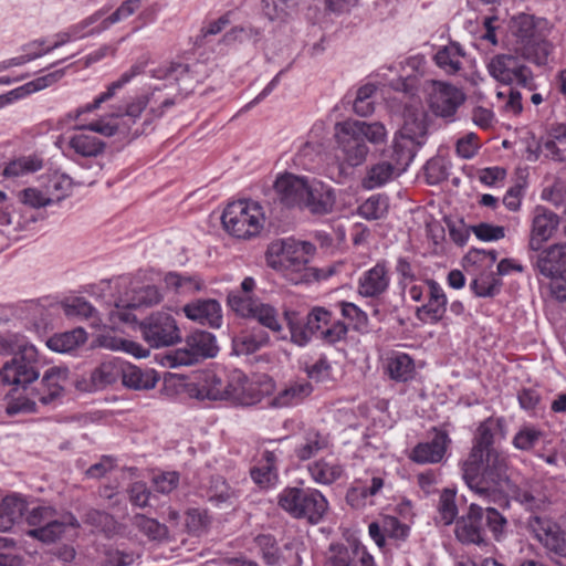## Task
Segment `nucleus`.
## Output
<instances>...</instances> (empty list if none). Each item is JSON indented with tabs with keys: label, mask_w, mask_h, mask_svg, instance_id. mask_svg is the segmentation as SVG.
Masks as SVG:
<instances>
[{
	"label": "nucleus",
	"mask_w": 566,
	"mask_h": 566,
	"mask_svg": "<svg viewBox=\"0 0 566 566\" xmlns=\"http://www.w3.org/2000/svg\"><path fill=\"white\" fill-rule=\"evenodd\" d=\"M277 505L293 518L311 525L321 523L328 511V501L313 488L287 486L279 494Z\"/></svg>",
	"instance_id": "7ed1b4c3"
},
{
	"label": "nucleus",
	"mask_w": 566,
	"mask_h": 566,
	"mask_svg": "<svg viewBox=\"0 0 566 566\" xmlns=\"http://www.w3.org/2000/svg\"><path fill=\"white\" fill-rule=\"evenodd\" d=\"M211 524V516L207 510L190 509L186 514V527L191 535L201 536L207 533Z\"/></svg>",
	"instance_id": "5fc2aeb1"
},
{
	"label": "nucleus",
	"mask_w": 566,
	"mask_h": 566,
	"mask_svg": "<svg viewBox=\"0 0 566 566\" xmlns=\"http://www.w3.org/2000/svg\"><path fill=\"white\" fill-rule=\"evenodd\" d=\"M527 528L549 552L566 557V532L551 520L531 515Z\"/></svg>",
	"instance_id": "ddd939ff"
},
{
	"label": "nucleus",
	"mask_w": 566,
	"mask_h": 566,
	"mask_svg": "<svg viewBox=\"0 0 566 566\" xmlns=\"http://www.w3.org/2000/svg\"><path fill=\"white\" fill-rule=\"evenodd\" d=\"M520 51L523 57L538 66L545 65L552 51L548 41L539 35L520 44Z\"/></svg>",
	"instance_id": "c03bdc74"
},
{
	"label": "nucleus",
	"mask_w": 566,
	"mask_h": 566,
	"mask_svg": "<svg viewBox=\"0 0 566 566\" xmlns=\"http://www.w3.org/2000/svg\"><path fill=\"white\" fill-rule=\"evenodd\" d=\"M419 147L421 146L413 143L411 139L397 135L391 146L389 161L395 165L396 170L402 174L415 158Z\"/></svg>",
	"instance_id": "473e14b6"
},
{
	"label": "nucleus",
	"mask_w": 566,
	"mask_h": 566,
	"mask_svg": "<svg viewBox=\"0 0 566 566\" xmlns=\"http://www.w3.org/2000/svg\"><path fill=\"white\" fill-rule=\"evenodd\" d=\"M509 459L502 451H489L483 457H468L461 463L462 478L475 494L484 499L510 490Z\"/></svg>",
	"instance_id": "f257e3e1"
},
{
	"label": "nucleus",
	"mask_w": 566,
	"mask_h": 566,
	"mask_svg": "<svg viewBox=\"0 0 566 566\" xmlns=\"http://www.w3.org/2000/svg\"><path fill=\"white\" fill-rule=\"evenodd\" d=\"M387 132L379 122L366 123L360 120H345L335 125V139L339 158L348 167L363 165L369 153L366 142L382 143Z\"/></svg>",
	"instance_id": "f03ea898"
},
{
	"label": "nucleus",
	"mask_w": 566,
	"mask_h": 566,
	"mask_svg": "<svg viewBox=\"0 0 566 566\" xmlns=\"http://www.w3.org/2000/svg\"><path fill=\"white\" fill-rule=\"evenodd\" d=\"M64 314L69 317H94L96 310L84 297H71L62 302Z\"/></svg>",
	"instance_id": "13d9d810"
},
{
	"label": "nucleus",
	"mask_w": 566,
	"mask_h": 566,
	"mask_svg": "<svg viewBox=\"0 0 566 566\" xmlns=\"http://www.w3.org/2000/svg\"><path fill=\"white\" fill-rule=\"evenodd\" d=\"M269 340L270 337L265 332L242 333L241 335L233 337L232 352L237 356L250 355L268 345Z\"/></svg>",
	"instance_id": "79ce46f5"
},
{
	"label": "nucleus",
	"mask_w": 566,
	"mask_h": 566,
	"mask_svg": "<svg viewBox=\"0 0 566 566\" xmlns=\"http://www.w3.org/2000/svg\"><path fill=\"white\" fill-rule=\"evenodd\" d=\"M224 230L238 239H251L260 234L265 217L259 202L239 200L229 203L221 216Z\"/></svg>",
	"instance_id": "20e7f679"
},
{
	"label": "nucleus",
	"mask_w": 566,
	"mask_h": 566,
	"mask_svg": "<svg viewBox=\"0 0 566 566\" xmlns=\"http://www.w3.org/2000/svg\"><path fill=\"white\" fill-rule=\"evenodd\" d=\"M165 365L170 368H176L179 366H190L199 361L193 352L190 350V347L187 346V342L185 343L184 347L178 348L170 354H167L165 356Z\"/></svg>",
	"instance_id": "0e129e2a"
},
{
	"label": "nucleus",
	"mask_w": 566,
	"mask_h": 566,
	"mask_svg": "<svg viewBox=\"0 0 566 566\" xmlns=\"http://www.w3.org/2000/svg\"><path fill=\"white\" fill-rule=\"evenodd\" d=\"M57 512L51 505H35L29 507L27 503V511L24 513L25 522L30 526L40 527L48 523L51 518L56 517Z\"/></svg>",
	"instance_id": "052dcab7"
},
{
	"label": "nucleus",
	"mask_w": 566,
	"mask_h": 566,
	"mask_svg": "<svg viewBox=\"0 0 566 566\" xmlns=\"http://www.w3.org/2000/svg\"><path fill=\"white\" fill-rule=\"evenodd\" d=\"M123 360L113 359L103 361L91 374V381L94 388L102 389L115 384L123 374Z\"/></svg>",
	"instance_id": "c9c22d12"
},
{
	"label": "nucleus",
	"mask_w": 566,
	"mask_h": 566,
	"mask_svg": "<svg viewBox=\"0 0 566 566\" xmlns=\"http://www.w3.org/2000/svg\"><path fill=\"white\" fill-rule=\"evenodd\" d=\"M186 342L199 361L205 358L214 357L218 353L216 338L209 332L196 331L187 336Z\"/></svg>",
	"instance_id": "58836bf2"
},
{
	"label": "nucleus",
	"mask_w": 566,
	"mask_h": 566,
	"mask_svg": "<svg viewBox=\"0 0 566 566\" xmlns=\"http://www.w3.org/2000/svg\"><path fill=\"white\" fill-rule=\"evenodd\" d=\"M484 511L472 503L468 513L455 521L454 534L457 539L465 545H488L483 530Z\"/></svg>",
	"instance_id": "4468645a"
},
{
	"label": "nucleus",
	"mask_w": 566,
	"mask_h": 566,
	"mask_svg": "<svg viewBox=\"0 0 566 566\" xmlns=\"http://www.w3.org/2000/svg\"><path fill=\"white\" fill-rule=\"evenodd\" d=\"M401 175L400 171L396 170L395 165L389 160H384L373 165L364 177L361 185L365 189H375L384 186L394 176Z\"/></svg>",
	"instance_id": "ea45409f"
},
{
	"label": "nucleus",
	"mask_w": 566,
	"mask_h": 566,
	"mask_svg": "<svg viewBox=\"0 0 566 566\" xmlns=\"http://www.w3.org/2000/svg\"><path fill=\"white\" fill-rule=\"evenodd\" d=\"M69 146L82 157H97L105 149V143L92 135H74L69 140Z\"/></svg>",
	"instance_id": "a18cd8bd"
},
{
	"label": "nucleus",
	"mask_w": 566,
	"mask_h": 566,
	"mask_svg": "<svg viewBox=\"0 0 566 566\" xmlns=\"http://www.w3.org/2000/svg\"><path fill=\"white\" fill-rule=\"evenodd\" d=\"M311 184L303 177L285 174L275 180L274 188L281 202L286 207H302Z\"/></svg>",
	"instance_id": "412c9836"
},
{
	"label": "nucleus",
	"mask_w": 566,
	"mask_h": 566,
	"mask_svg": "<svg viewBox=\"0 0 566 566\" xmlns=\"http://www.w3.org/2000/svg\"><path fill=\"white\" fill-rule=\"evenodd\" d=\"M146 63L137 62L133 64L127 71H125L118 80L112 82L105 92L99 94L92 103L86 104L85 106L80 107L82 114L93 112L99 106L115 97L118 90H122L126 84H128L134 77L140 75L145 72Z\"/></svg>",
	"instance_id": "bb28decb"
},
{
	"label": "nucleus",
	"mask_w": 566,
	"mask_h": 566,
	"mask_svg": "<svg viewBox=\"0 0 566 566\" xmlns=\"http://www.w3.org/2000/svg\"><path fill=\"white\" fill-rule=\"evenodd\" d=\"M426 285L428 286V300L416 308V317L422 323L437 324L446 315L448 298L437 281L429 279L426 281Z\"/></svg>",
	"instance_id": "f3484780"
},
{
	"label": "nucleus",
	"mask_w": 566,
	"mask_h": 566,
	"mask_svg": "<svg viewBox=\"0 0 566 566\" xmlns=\"http://www.w3.org/2000/svg\"><path fill=\"white\" fill-rule=\"evenodd\" d=\"M140 331L145 342L151 347L170 346L181 339L174 316L166 312L153 313L140 323Z\"/></svg>",
	"instance_id": "9d476101"
},
{
	"label": "nucleus",
	"mask_w": 566,
	"mask_h": 566,
	"mask_svg": "<svg viewBox=\"0 0 566 566\" xmlns=\"http://www.w3.org/2000/svg\"><path fill=\"white\" fill-rule=\"evenodd\" d=\"M428 184L438 185L448 178V169L440 158H432L424 166Z\"/></svg>",
	"instance_id": "774afa93"
},
{
	"label": "nucleus",
	"mask_w": 566,
	"mask_h": 566,
	"mask_svg": "<svg viewBox=\"0 0 566 566\" xmlns=\"http://www.w3.org/2000/svg\"><path fill=\"white\" fill-rule=\"evenodd\" d=\"M543 432L534 427L525 426L521 428L513 438V446L517 450L528 451L539 441Z\"/></svg>",
	"instance_id": "680f3d73"
},
{
	"label": "nucleus",
	"mask_w": 566,
	"mask_h": 566,
	"mask_svg": "<svg viewBox=\"0 0 566 566\" xmlns=\"http://www.w3.org/2000/svg\"><path fill=\"white\" fill-rule=\"evenodd\" d=\"M43 166V159L39 155L21 156L7 164L2 169V176L7 178L23 177L41 170Z\"/></svg>",
	"instance_id": "4c0bfd02"
},
{
	"label": "nucleus",
	"mask_w": 566,
	"mask_h": 566,
	"mask_svg": "<svg viewBox=\"0 0 566 566\" xmlns=\"http://www.w3.org/2000/svg\"><path fill=\"white\" fill-rule=\"evenodd\" d=\"M27 511V500L18 494L6 496L0 501V532L10 531Z\"/></svg>",
	"instance_id": "c756f323"
},
{
	"label": "nucleus",
	"mask_w": 566,
	"mask_h": 566,
	"mask_svg": "<svg viewBox=\"0 0 566 566\" xmlns=\"http://www.w3.org/2000/svg\"><path fill=\"white\" fill-rule=\"evenodd\" d=\"M307 469L313 481L324 485L333 484L344 473L337 460L325 458L312 462Z\"/></svg>",
	"instance_id": "2f4dec72"
},
{
	"label": "nucleus",
	"mask_w": 566,
	"mask_h": 566,
	"mask_svg": "<svg viewBox=\"0 0 566 566\" xmlns=\"http://www.w3.org/2000/svg\"><path fill=\"white\" fill-rule=\"evenodd\" d=\"M153 77L174 82L180 92L188 93L193 88V77L188 64L170 63L153 71Z\"/></svg>",
	"instance_id": "c85d7f7f"
},
{
	"label": "nucleus",
	"mask_w": 566,
	"mask_h": 566,
	"mask_svg": "<svg viewBox=\"0 0 566 566\" xmlns=\"http://www.w3.org/2000/svg\"><path fill=\"white\" fill-rule=\"evenodd\" d=\"M227 381L224 382L214 373L208 371L202 375L197 384V398L209 400H226Z\"/></svg>",
	"instance_id": "e433bc0d"
},
{
	"label": "nucleus",
	"mask_w": 566,
	"mask_h": 566,
	"mask_svg": "<svg viewBox=\"0 0 566 566\" xmlns=\"http://www.w3.org/2000/svg\"><path fill=\"white\" fill-rule=\"evenodd\" d=\"M132 522L133 525L150 541L161 542L168 536V528L165 524L144 514H135Z\"/></svg>",
	"instance_id": "49530a36"
},
{
	"label": "nucleus",
	"mask_w": 566,
	"mask_h": 566,
	"mask_svg": "<svg viewBox=\"0 0 566 566\" xmlns=\"http://www.w3.org/2000/svg\"><path fill=\"white\" fill-rule=\"evenodd\" d=\"M184 313L189 319L212 328L220 327L222 323L221 306L212 298L188 303L184 306Z\"/></svg>",
	"instance_id": "5701e85b"
},
{
	"label": "nucleus",
	"mask_w": 566,
	"mask_h": 566,
	"mask_svg": "<svg viewBox=\"0 0 566 566\" xmlns=\"http://www.w3.org/2000/svg\"><path fill=\"white\" fill-rule=\"evenodd\" d=\"M254 543L268 566H280L282 554L277 541L272 534H259L254 537Z\"/></svg>",
	"instance_id": "de8ad7c7"
},
{
	"label": "nucleus",
	"mask_w": 566,
	"mask_h": 566,
	"mask_svg": "<svg viewBox=\"0 0 566 566\" xmlns=\"http://www.w3.org/2000/svg\"><path fill=\"white\" fill-rule=\"evenodd\" d=\"M86 340V331L82 327H76L72 331L51 336L46 342V346L56 353H67L83 345Z\"/></svg>",
	"instance_id": "f704fd0d"
},
{
	"label": "nucleus",
	"mask_w": 566,
	"mask_h": 566,
	"mask_svg": "<svg viewBox=\"0 0 566 566\" xmlns=\"http://www.w3.org/2000/svg\"><path fill=\"white\" fill-rule=\"evenodd\" d=\"M387 371L392 380L407 382L415 377V361L408 354L399 353L388 359Z\"/></svg>",
	"instance_id": "a19ab883"
},
{
	"label": "nucleus",
	"mask_w": 566,
	"mask_h": 566,
	"mask_svg": "<svg viewBox=\"0 0 566 566\" xmlns=\"http://www.w3.org/2000/svg\"><path fill=\"white\" fill-rule=\"evenodd\" d=\"M531 260L535 269L551 279V293L558 302H566V243H554L533 251Z\"/></svg>",
	"instance_id": "39448f33"
},
{
	"label": "nucleus",
	"mask_w": 566,
	"mask_h": 566,
	"mask_svg": "<svg viewBox=\"0 0 566 566\" xmlns=\"http://www.w3.org/2000/svg\"><path fill=\"white\" fill-rule=\"evenodd\" d=\"M438 513L440 521L444 525L452 524L458 516V507L455 504V492L450 489H444L439 499Z\"/></svg>",
	"instance_id": "4d7b16f0"
},
{
	"label": "nucleus",
	"mask_w": 566,
	"mask_h": 566,
	"mask_svg": "<svg viewBox=\"0 0 566 566\" xmlns=\"http://www.w3.org/2000/svg\"><path fill=\"white\" fill-rule=\"evenodd\" d=\"M511 29L513 34L518 39V43L526 42L538 36L535 17L527 13H520L512 18Z\"/></svg>",
	"instance_id": "603ef678"
},
{
	"label": "nucleus",
	"mask_w": 566,
	"mask_h": 566,
	"mask_svg": "<svg viewBox=\"0 0 566 566\" xmlns=\"http://www.w3.org/2000/svg\"><path fill=\"white\" fill-rule=\"evenodd\" d=\"M67 526L80 527V522L71 512L64 513L60 518H51L44 525L28 531L27 534L42 543L51 544L63 536Z\"/></svg>",
	"instance_id": "b1692460"
},
{
	"label": "nucleus",
	"mask_w": 566,
	"mask_h": 566,
	"mask_svg": "<svg viewBox=\"0 0 566 566\" xmlns=\"http://www.w3.org/2000/svg\"><path fill=\"white\" fill-rule=\"evenodd\" d=\"M313 392V386L307 380L291 381L284 389L277 392L273 405L279 408L297 405Z\"/></svg>",
	"instance_id": "72a5a7b5"
},
{
	"label": "nucleus",
	"mask_w": 566,
	"mask_h": 566,
	"mask_svg": "<svg viewBox=\"0 0 566 566\" xmlns=\"http://www.w3.org/2000/svg\"><path fill=\"white\" fill-rule=\"evenodd\" d=\"M334 205V190L323 182L317 181L311 184L302 207L307 208L314 214H326L333 210Z\"/></svg>",
	"instance_id": "a878e982"
},
{
	"label": "nucleus",
	"mask_w": 566,
	"mask_h": 566,
	"mask_svg": "<svg viewBox=\"0 0 566 566\" xmlns=\"http://www.w3.org/2000/svg\"><path fill=\"white\" fill-rule=\"evenodd\" d=\"M463 55L464 52L461 45L459 43L451 42L449 45L438 50L434 55V61L440 69L444 70L449 74H454L461 70V57H463Z\"/></svg>",
	"instance_id": "37998d69"
},
{
	"label": "nucleus",
	"mask_w": 566,
	"mask_h": 566,
	"mask_svg": "<svg viewBox=\"0 0 566 566\" xmlns=\"http://www.w3.org/2000/svg\"><path fill=\"white\" fill-rule=\"evenodd\" d=\"M434 437L431 441L419 442L411 450L409 459L418 464L439 463L446 455L451 440L444 430L433 428Z\"/></svg>",
	"instance_id": "6ab92c4d"
},
{
	"label": "nucleus",
	"mask_w": 566,
	"mask_h": 566,
	"mask_svg": "<svg viewBox=\"0 0 566 566\" xmlns=\"http://www.w3.org/2000/svg\"><path fill=\"white\" fill-rule=\"evenodd\" d=\"M38 350L34 346H23L0 368V382L27 387L40 376L36 369Z\"/></svg>",
	"instance_id": "6e6552de"
},
{
	"label": "nucleus",
	"mask_w": 566,
	"mask_h": 566,
	"mask_svg": "<svg viewBox=\"0 0 566 566\" xmlns=\"http://www.w3.org/2000/svg\"><path fill=\"white\" fill-rule=\"evenodd\" d=\"M327 564L328 566H377L366 547L356 542L348 545L332 544Z\"/></svg>",
	"instance_id": "dca6fc26"
},
{
	"label": "nucleus",
	"mask_w": 566,
	"mask_h": 566,
	"mask_svg": "<svg viewBox=\"0 0 566 566\" xmlns=\"http://www.w3.org/2000/svg\"><path fill=\"white\" fill-rule=\"evenodd\" d=\"M326 447L327 442L322 434L316 430H310L305 433L303 442L295 448L294 452L300 461H306Z\"/></svg>",
	"instance_id": "09e8293b"
},
{
	"label": "nucleus",
	"mask_w": 566,
	"mask_h": 566,
	"mask_svg": "<svg viewBox=\"0 0 566 566\" xmlns=\"http://www.w3.org/2000/svg\"><path fill=\"white\" fill-rule=\"evenodd\" d=\"M251 318H254L262 326L269 328L274 333H279L282 331V324L280 321L279 312L274 306L270 304L256 302Z\"/></svg>",
	"instance_id": "864d4df0"
},
{
	"label": "nucleus",
	"mask_w": 566,
	"mask_h": 566,
	"mask_svg": "<svg viewBox=\"0 0 566 566\" xmlns=\"http://www.w3.org/2000/svg\"><path fill=\"white\" fill-rule=\"evenodd\" d=\"M545 157L554 161H566V124H551L543 136Z\"/></svg>",
	"instance_id": "cd10ccee"
},
{
	"label": "nucleus",
	"mask_w": 566,
	"mask_h": 566,
	"mask_svg": "<svg viewBox=\"0 0 566 566\" xmlns=\"http://www.w3.org/2000/svg\"><path fill=\"white\" fill-rule=\"evenodd\" d=\"M259 386L242 371L234 370L227 380L226 400L241 406H252L261 400Z\"/></svg>",
	"instance_id": "a211bd4d"
},
{
	"label": "nucleus",
	"mask_w": 566,
	"mask_h": 566,
	"mask_svg": "<svg viewBox=\"0 0 566 566\" xmlns=\"http://www.w3.org/2000/svg\"><path fill=\"white\" fill-rule=\"evenodd\" d=\"M284 319L287 324L291 334V340L298 345L304 346L310 342V336L304 328V323L295 311H284Z\"/></svg>",
	"instance_id": "bf43d9fd"
},
{
	"label": "nucleus",
	"mask_w": 566,
	"mask_h": 566,
	"mask_svg": "<svg viewBox=\"0 0 566 566\" xmlns=\"http://www.w3.org/2000/svg\"><path fill=\"white\" fill-rule=\"evenodd\" d=\"M69 369L66 367L49 368L40 382V387L33 389V396L39 399L42 405H49L62 396L64 384L69 378Z\"/></svg>",
	"instance_id": "4be33fe9"
},
{
	"label": "nucleus",
	"mask_w": 566,
	"mask_h": 566,
	"mask_svg": "<svg viewBox=\"0 0 566 566\" xmlns=\"http://www.w3.org/2000/svg\"><path fill=\"white\" fill-rule=\"evenodd\" d=\"M250 475L253 482L262 489L274 485L279 480L277 469H270L260 461H258L255 467L251 468Z\"/></svg>",
	"instance_id": "e2e57ef3"
},
{
	"label": "nucleus",
	"mask_w": 566,
	"mask_h": 566,
	"mask_svg": "<svg viewBox=\"0 0 566 566\" xmlns=\"http://www.w3.org/2000/svg\"><path fill=\"white\" fill-rule=\"evenodd\" d=\"M297 7L298 0H262L263 12L271 21H284Z\"/></svg>",
	"instance_id": "3c124183"
},
{
	"label": "nucleus",
	"mask_w": 566,
	"mask_h": 566,
	"mask_svg": "<svg viewBox=\"0 0 566 566\" xmlns=\"http://www.w3.org/2000/svg\"><path fill=\"white\" fill-rule=\"evenodd\" d=\"M496 433L505 438L506 427L504 418L489 417L482 421L476 429L468 457H483L489 451H499L494 448Z\"/></svg>",
	"instance_id": "2eb2a0df"
},
{
	"label": "nucleus",
	"mask_w": 566,
	"mask_h": 566,
	"mask_svg": "<svg viewBox=\"0 0 566 566\" xmlns=\"http://www.w3.org/2000/svg\"><path fill=\"white\" fill-rule=\"evenodd\" d=\"M315 250L310 242L281 239L269 244L265 259L268 265L274 270L301 272L306 269Z\"/></svg>",
	"instance_id": "423d86ee"
},
{
	"label": "nucleus",
	"mask_w": 566,
	"mask_h": 566,
	"mask_svg": "<svg viewBox=\"0 0 566 566\" xmlns=\"http://www.w3.org/2000/svg\"><path fill=\"white\" fill-rule=\"evenodd\" d=\"M172 105H175V99L168 94H163V90L156 86L148 93L132 96L113 105L112 116H127L136 120L149 106V115L153 118H159L165 114L166 108Z\"/></svg>",
	"instance_id": "0eeeda50"
},
{
	"label": "nucleus",
	"mask_w": 566,
	"mask_h": 566,
	"mask_svg": "<svg viewBox=\"0 0 566 566\" xmlns=\"http://www.w3.org/2000/svg\"><path fill=\"white\" fill-rule=\"evenodd\" d=\"M122 382L125 387L134 390L153 389L158 378L153 370H143L137 366L123 361Z\"/></svg>",
	"instance_id": "7c9ffc66"
},
{
	"label": "nucleus",
	"mask_w": 566,
	"mask_h": 566,
	"mask_svg": "<svg viewBox=\"0 0 566 566\" xmlns=\"http://www.w3.org/2000/svg\"><path fill=\"white\" fill-rule=\"evenodd\" d=\"M348 333L347 325L342 321L331 322L321 333L318 337L326 344L334 345L346 338Z\"/></svg>",
	"instance_id": "69168bd1"
},
{
	"label": "nucleus",
	"mask_w": 566,
	"mask_h": 566,
	"mask_svg": "<svg viewBox=\"0 0 566 566\" xmlns=\"http://www.w3.org/2000/svg\"><path fill=\"white\" fill-rule=\"evenodd\" d=\"M389 284L388 268L385 261H380L361 274L357 291L364 297L378 298L387 292Z\"/></svg>",
	"instance_id": "aec40b11"
},
{
	"label": "nucleus",
	"mask_w": 566,
	"mask_h": 566,
	"mask_svg": "<svg viewBox=\"0 0 566 566\" xmlns=\"http://www.w3.org/2000/svg\"><path fill=\"white\" fill-rule=\"evenodd\" d=\"M488 70L496 81L503 84L516 83L528 90L536 87L531 69L512 54L495 55L490 61Z\"/></svg>",
	"instance_id": "1a4fd4ad"
},
{
	"label": "nucleus",
	"mask_w": 566,
	"mask_h": 566,
	"mask_svg": "<svg viewBox=\"0 0 566 566\" xmlns=\"http://www.w3.org/2000/svg\"><path fill=\"white\" fill-rule=\"evenodd\" d=\"M237 492L220 476L211 480V485L208 490V500L217 506L226 504L233 506L237 500Z\"/></svg>",
	"instance_id": "8fccbe9b"
},
{
	"label": "nucleus",
	"mask_w": 566,
	"mask_h": 566,
	"mask_svg": "<svg viewBox=\"0 0 566 566\" xmlns=\"http://www.w3.org/2000/svg\"><path fill=\"white\" fill-rule=\"evenodd\" d=\"M19 200L31 208L45 207L54 201L36 188H25L19 192Z\"/></svg>",
	"instance_id": "338daca9"
},
{
	"label": "nucleus",
	"mask_w": 566,
	"mask_h": 566,
	"mask_svg": "<svg viewBox=\"0 0 566 566\" xmlns=\"http://www.w3.org/2000/svg\"><path fill=\"white\" fill-rule=\"evenodd\" d=\"M403 125L399 130L400 136L411 139L422 146L428 136V114L421 107H407L403 115Z\"/></svg>",
	"instance_id": "393cba45"
},
{
	"label": "nucleus",
	"mask_w": 566,
	"mask_h": 566,
	"mask_svg": "<svg viewBox=\"0 0 566 566\" xmlns=\"http://www.w3.org/2000/svg\"><path fill=\"white\" fill-rule=\"evenodd\" d=\"M332 322V312L325 307L316 306L306 316L304 328L308 336L318 335Z\"/></svg>",
	"instance_id": "6e6d98bb"
},
{
	"label": "nucleus",
	"mask_w": 566,
	"mask_h": 566,
	"mask_svg": "<svg viewBox=\"0 0 566 566\" xmlns=\"http://www.w3.org/2000/svg\"><path fill=\"white\" fill-rule=\"evenodd\" d=\"M560 217L544 206H536L532 211L528 250L539 251L544 243L549 241L557 232Z\"/></svg>",
	"instance_id": "f8f14e48"
},
{
	"label": "nucleus",
	"mask_w": 566,
	"mask_h": 566,
	"mask_svg": "<svg viewBox=\"0 0 566 566\" xmlns=\"http://www.w3.org/2000/svg\"><path fill=\"white\" fill-rule=\"evenodd\" d=\"M465 95L458 87L433 81L432 91L429 95V108L437 116L446 122H453L458 108L464 103Z\"/></svg>",
	"instance_id": "9b49d317"
}]
</instances>
